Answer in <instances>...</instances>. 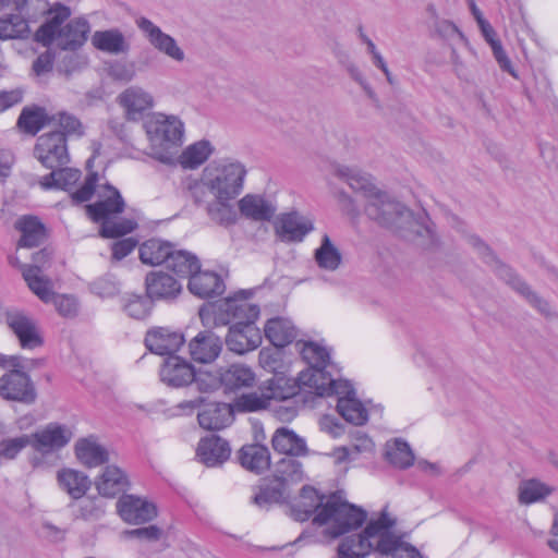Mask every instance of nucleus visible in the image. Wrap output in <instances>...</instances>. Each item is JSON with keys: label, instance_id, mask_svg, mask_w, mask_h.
Returning a JSON list of instances; mask_svg holds the SVG:
<instances>
[{"label": "nucleus", "instance_id": "0eeeda50", "mask_svg": "<svg viewBox=\"0 0 558 558\" xmlns=\"http://www.w3.org/2000/svg\"><path fill=\"white\" fill-rule=\"evenodd\" d=\"M395 525L396 519L390 518L384 509L378 518L367 522L362 533L348 536L344 541L350 542V546L360 555V558H365L371 553L390 555L398 548L402 537L392 532Z\"/></svg>", "mask_w": 558, "mask_h": 558}, {"label": "nucleus", "instance_id": "6e6552de", "mask_svg": "<svg viewBox=\"0 0 558 558\" xmlns=\"http://www.w3.org/2000/svg\"><path fill=\"white\" fill-rule=\"evenodd\" d=\"M100 199L86 206L88 216L95 222H101L100 235L107 239H114L132 232L136 222L124 219L120 222L110 221L112 215L121 214L125 203L120 192L110 184H105L99 192Z\"/></svg>", "mask_w": 558, "mask_h": 558}, {"label": "nucleus", "instance_id": "393cba45", "mask_svg": "<svg viewBox=\"0 0 558 558\" xmlns=\"http://www.w3.org/2000/svg\"><path fill=\"white\" fill-rule=\"evenodd\" d=\"M183 343L182 333L162 327L148 331L145 337L147 349L159 355H174Z\"/></svg>", "mask_w": 558, "mask_h": 558}, {"label": "nucleus", "instance_id": "f03ea898", "mask_svg": "<svg viewBox=\"0 0 558 558\" xmlns=\"http://www.w3.org/2000/svg\"><path fill=\"white\" fill-rule=\"evenodd\" d=\"M289 514L300 522L315 514L313 524L326 525L325 534L331 538L361 527L367 518L365 510L343 500L338 493L326 497L308 485L302 487L299 497L289 506Z\"/></svg>", "mask_w": 558, "mask_h": 558}, {"label": "nucleus", "instance_id": "f3484780", "mask_svg": "<svg viewBox=\"0 0 558 558\" xmlns=\"http://www.w3.org/2000/svg\"><path fill=\"white\" fill-rule=\"evenodd\" d=\"M136 25L155 49L177 62L184 61V51L172 36L163 33L160 27L144 16L136 20Z\"/></svg>", "mask_w": 558, "mask_h": 558}, {"label": "nucleus", "instance_id": "412c9836", "mask_svg": "<svg viewBox=\"0 0 558 558\" xmlns=\"http://www.w3.org/2000/svg\"><path fill=\"white\" fill-rule=\"evenodd\" d=\"M160 379L169 387L180 388L194 381L195 371L182 357L171 355L165 360L160 368Z\"/></svg>", "mask_w": 558, "mask_h": 558}, {"label": "nucleus", "instance_id": "c9c22d12", "mask_svg": "<svg viewBox=\"0 0 558 558\" xmlns=\"http://www.w3.org/2000/svg\"><path fill=\"white\" fill-rule=\"evenodd\" d=\"M239 209L243 216L255 221H268L276 208L258 195L247 194L239 201Z\"/></svg>", "mask_w": 558, "mask_h": 558}, {"label": "nucleus", "instance_id": "0e129e2a", "mask_svg": "<svg viewBox=\"0 0 558 558\" xmlns=\"http://www.w3.org/2000/svg\"><path fill=\"white\" fill-rule=\"evenodd\" d=\"M492 50L494 52V57L496 61L498 62L501 70L510 73L512 76H515L514 69L511 64V61L507 57L506 51L504 50L500 43H493Z\"/></svg>", "mask_w": 558, "mask_h": 558}, {"label": "nucleus", "instance_id": "72a5a7b5", "mask_svg": "<svg viewBox=\"0 0 558 558\" xmlns=\"http://www.w3.org/2000/svg\"><path fill=\"white\" fill-rule=\"evenodd\" d=\"M75 454L78 461L88 466L96 468L109 460L108 451L93 438H82L75 444Z\"/></svg>", "mask_w": 558, "mask_h": 558}, {"label": "nucleus", "instance_id": "79ce46f5", "mask_svg": "<svg viewBox=\"0 0 558 558\" xmlns=\"http://www.w3.org/2000/svg\"><path fill=\"white\" fill-rule=\"evenodd\" d=\"M221 383L229 390L250 388L255 385V374L243 364H232L222 373Z\"/></svg>", "mask_w": 558, "mask_h": 558}, {"label": "nucleus", "instance_id": "338daca9", "mask_svg": "<svg viewBox=\"0 0 558 558\" xmlns=\"http://www.w3.org/2000/svg\"><path fill=\"white\" fill-rule=\"evenodd\" d=\"M397 547L398 548L393 549L390 554L393 558H423L421 553L413 545L404 542L402 537Z\"/></svg>", "mask_w": 558, "mask_h": 558}, {"label": "nucleus", "instance_id": "13d9d810", "mask_svg": "<svg viewBox=\"0 0 558 558\" xmlns=\"http://www.w3.org/2000/svg\"><path fill=\"white\" fill-rule=\"evenodd\" d=\"M50 302H53L58 313L64 317H74L77 314L78 303L74 296L53 294Z\"/></svg>", "mask_w": 558, "mask_h": 558}, {"label": "nucleus", "instance_id": "f8f14e48", "mask_svg": "<svg viewBox=\"0 0 558 558\" xmlns=\"http://www.w3.org/2000/svg\"><path fill=\"white\" fill-rule=\"evenodd\" d=\"M68 136L76 135L70 134L63 129L53 128L52 131L44 133L37 138L34 154L44 167L53 170L69 162Z\"/></svg>", "mask_w": 558, "mask_h": 558}, {"label": "nucleus", "instance_id": "dca6fc26", "mask_svg": "<svg viewBox=\"0 0 558 558\" xmlns=\"http://www.w3.org/2000/svg\"><path fill=\"white\" fill-rule=\"evenodd\" d=\"M313 230V220L298 211L282 214L275 223L276 235L286 243L302 242Z\"/></svg>", "mask_w": 558, "mask_h": 558}, {"label": "nucleus", "instance_id": "5fc2aeb1", "mask_svg": "<svg viewBox=\"0 0 558 558\" xmlns=\"http://www.w3.org/2000/svg\"><path fill=\"white\" fill-rule=\"evenodd\" d=\"M27 446H31L29 434H23L13 438H3L0 441V457L5 460H13Z\"/></svg>", "mask_w": 558, "mask_h": 558}, {"label": "nucleus", "instance_id": "bf43d9fd", "mask_svg": "<svg viewBox=\"0 0 558 558\" xmlns=\"http://www.w3.org/2000/svg\"><path fill=\"white\" fill-rule=\"evenodd\" d=\"M137 245L133 238L122 239L112 244V258L121 260L126 257Z\"/></svg>", "mask_w": 558, "mask_h": 558}, {"label": "nucleus", "instance_id": "c03bdc74", "mask_svg": "<svg viewBox=\"0 0 558 558\" xmlns=\"http://www.w3.org/2000/svg\"><path fill=\"white\" fill-rule=\"evenodd\" d=\"M385 458L395 468L404 470L414 462V453L409 444L402 439L387 441L385 446Z\"/></svg>", "mask_w": 558, "mask_h": 558}, {"label": "nucleus", "instance_id": "5701e85b", "mask_svg": "<svg viewBox=\"0 0 558 558\" xmlns=\"http://www.w3.org/2000/svg\"><path fill=\"white\" fill-rule=\"evenodd\" d=\"M146 293L151 301L172 300L178 296L182 286L171 275L163 271H151L145 280Z\"/></svg>", "mask_w": 558, "mask_h": 558}, {"label": "nucleus", "instance_id": "de8ad7c7", "mask_svg": "<svg viewBox=\"0 0 558 558\" xmlns=\"http://www.w3.org/2000/svg\"><path fill=\"white\" fill-rule=\"evenodd\" d=\"M69 507L75 508V519L84 521H98L106 512L105 502L97 496L83 497L76 501H72Z\"/></svg>", "mask_w": 558, "mask_h": 558}, {"label": "nucleus", "instance_id": "8fccbe9b", "mask_svg": "<svg viewBox=\"0 0 558 558\" xmlns=\"http://www.w3.org/2000/svg\"><path fill=\"white\" fill-rule=\"evenodd\" d=\"M289 497V492L284 485L270 481L260 485L258 492L253 497V502L259 508H268L272 504L283 502Z\"/></svg>", "mask_w": 558, "mask_h": 558}, {"label": "nucleus", "instance_id": "37998d69", "mask_svg": "<svg viewBox=\"0 0 558 558\" xmlns=\"http://www.w3.org/2000/svg\"><path fill=\"white\" fill-rule=\"evenodd\" d=\"M82 172L78 169L59 167L45 175L40 181L44 189H61L70 191L81 179Z\"/></svg>", "mask_w": 558, "mask_h": 558}, {"label": "nucleus", "instance_id": "a878e982", "mask_svg": "<svg viewBox=\"0 0 558 558\" xmlns=\"http://www.w3.org/2000/svg\"><path fill=\"white\" fill-rule=\"evenodd\" d=\"M190 292L201 299L214 298L225 292L226 286L221 277L209 270L201 268L189 279Z\"/></svg>", "mask_w": 558, "mask_h": 558}, {"label": "nucleus", "instance_id": "a18cd8bd", "mask_svg": "<svg viewBox=\"0 0 558 558\" xmlns=\"http://www.w3.org/2000/svg\"><path fill=\"white\" fill-rule=\"evenodd\" d=\"M167 267L180 277L191 278L201 268V264L196 255L185 250H174L173 247L167 262Z\"/></svg>", "mask_w": 558, "mask_h": 558}, {"label": "nucleus", "instance_id": "f704fd0d", "mask_svg": "<svg viewBox=\"0 0 558 558\" xmlns=\"http://www.w3.org/2000/svg\"><path fill=\"white\" fill-rule=\"evenodd\" d=\"M15 228L22 233L19 241L21 247L38 246L46 239L45 226L37 217L24 216L16 221Z\"/></svg>", "mask_w": 558, "mask_h": 558}, {"label": "nucleus", "instance_id": "6ab92c4d", "mask_svg": "<svg viewBox=\"0 0 558 558\" xmlns=\"http://www.w3.org/2000/svg\"><path fill=\"white\" fill-rule=\"evenodd\" d=\"M262 339L260 330L255 324L241 322L230 326L226 337V344L230 351L244 354L257 349L262 343Z\"/></svg>", "mask_w": 558, "mask_h": 558}, {"label": "nucleus", "instance_id": "2eb2a0df", "mask_svg": "<svg viewBox=\"0 0 558 558\" xmlns=\"http://www.w3.org/2000/svg\"><path fill=\"white\" fill-rule=\"evenodd\" d=\"M72 437V430L59 423H49L44 428L29 434L31 447L43 456L64 448Z\"/></svg>", "mask_w": 558, "mask_h": 558}, {"label": "nucleus", "instance_id": "052dcab7", "mask_svg": "<svg viewBox=\"0 0 558 558\" xmlns=\"http://www.w3.org/2000/svg\"><path fill=\"white\" fill-rule=\"evenodd\" d=\"M128 537H136L146 541H157L161 536V530L157 525H149L125 531Z\"/></svg>", "mask_w": 558, "mask_h": 558}, {"label": "nucleus", "instance_id": "aec40b11", "mask_svg": "<svg viewBox=\"0 0 558 558\" xmlns=\"http://www.w3.org/2000/svg\"><path fill=\"white\" fill-rule=\"evenodd\" d=\"M189 350L193 361L208 364L219 356L222 341L213 330H202L190 341Z\"/></svg>", "mask_w": 558, "mask_h": 558}, {"label": "nucleus", "instance_id": "ddd939ff", "mask_svg": "<svg viewBox=\"0 0 558 558\" xmlns=\"http://www.w3.org/2000/svg\"><path fill=\"white\" fill-rule=\"evenodd\" d=\"M0 397L5 401L31 405L37 400V389L25 371L8 369L0 377Z\"/></svg>", "mask_w": 558, "mask_h": 558}, {"label": "nucleus", "instance_id": "49530a36", "mask_svg": "<svg viewBox=\"0 0 558 558\" xmlns=\"http://www.w3.org/2000/svg\"><path fill=\"white\" fill-rule=\"evenodd\" d=\"M303 480L302 464L293 457L281 458L275 466L274 480L276 483L284 485L288 489L289 483H298Z\"/></svg>", "mask_w": 558, "mask_h": 558}, {"label": "nucleus", "instance_id": "864d4df0", "mask_svg": "<svg viewBox=\"0 0 558 558\" xmlns=\"http://www.w3.org/2000/svg\"><path fill=\"white\" fill-rule=\"evenodd\" d=\"M340 174L354 192L363 194L366 202L379 192V190L364 174L350 169H347L345 171L341 170Z\"/></svg>", "mask_w": 558, "mask_h": 558}, {"label": "nucleus", "instance_id": "20e7f679", "mask_svg": "<svg viewBox=\"0 0 558 558\" xmlns=\"http://www.w3.org/2000/svg\"><path fill=\"white\" fill-rule=\"evenodd\" d=\"M365 214L378 226L409 241L429 236L432 232L425 213L415 215L403 203L386 192L379 191L366 202Z\"/></svg>", "mask_w": 558, "mask_h": 558}, {"label": "nucleus", "instance_id": "7ed1b4c3", "mask_svg": "<svg viewBox=\"0 0 558 558\" xmlns=\"http://www.w3.org/2000/svg\"><path fill=\"white\" fill-rule=\"evenodd\" d=\"M247 170L235 159H221L206 166L199 177H187L182 182L183 191L201 207L209 196L236 198L244 184Z\"/></svg>", "mask_w": 558, "mask_h": 558}, {"label": "nucleus", "instance_id": "9b49d317", "mask_svg": "<svg viewBox=\"0 0 558 558\" xmlns=\"http://www.w3.org/2000/svg\"><path fill=\"white\" fill-rule=\"evenodd\" d=\"M481 258L486 263L496 275L502 279L508 286L514 291L521 294L533 307H535L541 314L545 316L550 315V306L548 302L543 300L537 293L531 290L529 284L521 280L513 270L507 265L502 264L492 252L489 246L486 244V250H476Z\"/></svg>", "mask_w": 558, "mask_h": 558}, {"label": "nucleus", "instance_id": "58836bf2", "mask_svg": "<svg viewBox=\"0 0 558 558\" xmlns=\"http://www.w3.org/2000/svg\"><path fill=\"white\" fill-rule=\"evenodd\" d=\"M173 245L160 239H149L140 246V258L146 265H160L168 262Z\"/></svg>", "mask_w": 558, "mask_h": 558}, {"label": "nucleus", "instance_id": "c85d7f7f", "mask_svg": "<svg viewBox=\"0 0 558 558\" xmlns=\"http://www.w3.org/2000/svg\"><path fill=\"white\" fill-rule=\"evenodd\" d=\"M99 495L112 498L128 489L130 482L126 474L116 465H108L95 482Z\"/></svg>", "mask_w": 558, "mask_h": 558}, {"label": "nucleus", "instance_id": "c756f323", "mask_svg": "<svg viewBox=\"0 0 558 558\" xmlns=\"http://www.w3.org/2000/svg\"><path fill=\"white\" fill-rule=\"evenodd\" d=\"M265 337L277 348H283L298 337V329L293 323L283 317H274L265 325Z\"/></svg>", "mask_w": 558, "mask_h": 558}, {"label": "nucleus", "instance_id": "4d7b16f0", "mask_svg": "<svg viewBox=\"0 0 558 558\" xmlns=\"http://www.w3.org/2000/svg\"><path fill=\"white\" fill-rule=\"evenodd\" d=\"M97 181L98 174L96 172L89 173L83 185L71 194L73 203L81 204L89 201L95 193Z\"/></svg>", "mask_w": 558, "mask_h": 558}, {"label": "nucleus", "instance_id": "7c9ffc66", "mask_svg": "<svg viewBox=\"0 0 558 558\" xmlns=\"http://www.w3.org/2000/svg\"><path fill=\"white\" fill-rule=\"evenodd\" d=\"M272 448L287 457H299L307 454L306 442L293 430L280 427L276 430L271 439Z\"/></svg>", "mask_w": 558, "mask_h": 558}, {"label": "nucleus", "instance_id": "39448f33", "mask_svg": "<svg viewBox=\"0 0 558 558\" xmlns=\"http://www.w3.org/2000/svg\"><path fill=\"white\" fill-rule=\"evenodd\" d=\"M70 15V8L56 4L48 11L46 22L35 33V40L47 47L54 44L57 48L69 52L80 49L87 40L90 26L84 17L73 19L62 26Z\"/></svg>", "mask_w": 558, "mask_h": 558}, {"label": "nucleus", "instance_id": "603ef678", "mask_svg": "<svg viewBox=\"0 0 558 558\" xmlns=\"http://www.w3.org/2000/svg\"><path fill=\"white\" fill-rule=\"evenodd\" d=\"M553 492V487L537 480H529L522 482L519 487V501L524 505L537 502L550 495Z\"/></svg>", "mask_w": 558, "mask_h": 558}, {"label": "nucleus", "instance_id": "4be33fe9", "mask_svg": "<svg viewBox=\"0 0 558 558\" xmlns=\"http://www.w3.org/2000/svg\"><path fill=\"white\" fill-rule=\"evenodd\" d=\"M118 101L125 111V117L130 121H138L143 118L145 111L154 106L153 96L137 86H131L122 92Z\"/></svg>", "mask_w": 558, "mask_h": 558}, {"label": "nucleus", "instance_id": "bb28decb", "mask_svg": "<svg viewBox=\"0 0 558 558\" xmlns=\"http://www.w3.org/2000/svg\"><path fill=\"white\" fill-rule=\"evenodd\" d=\"M56 478L59 488L66 493L73 501L85 497L92 487V481L84 472L70 468L60 469Z\"/></svg>", "mask_w": 558, "mask_h": 558}, {"label": "nucleus", "instance_id": "473e14b6", "mask_svg": "<svg viewBox=\"0 0 558 558\" xmlns=\"http://www.w3.org/2000/svg\"><path fill=\"white\" fill-rule=\"evenodd\" d=\"M238 458L243 468L257 474L267 470L270 465L268 448L258 444L243 446Z\"/></svg>", "mask_w": 558, "mask_h": 558}, {"label": "nucleus", "instance_id": "2f4dec72", "mask_svg": "<svg viewBox=\"0 0 558 558\" xmlns=\"http://www.w3.org/2000/svg\"><path fill=\"white\" fill-rule=\"evenodd\" d=\"M233 199L209 196L201 206L205 207L206 214L211 221L219 226L228 227L236 221V211L231 204Z\"/></svg>", "mask_w": 558, "mask_h": 558}, {"label": "nucleus", "instance_id": "3c124183", "mask_svg": "<svg viewBox=\"0 0 558 558\" xmlns=\"http://www.w3.org/2000/svg\"><path fill=\"white\" fill-rule=\"evenodd\" d=\"M31 33L27 21L20 14H10L0 19V39L26 38Z\"/></svg>", "mask_w": 558, "mask_h": 558}, {"label": "nucleus", "instance_id": "9d476101", "mask_svg": "<svg viewBox=\"0 0 558 558\" xmlns=\"http://www.w3.org/2000/svg\"><path fill=\"white\" fill-rule=\"evenodd\" d=\"M17 126L32 135L45 126L63 129L70 134H75L76 137L84 134V126L74 114L66 111L49 114L46 109L40 107L24 108L17 119Z\"/></svg>", "mask_w": 558, "mask_h": 558}, {"label": "nucleus", "instance_id": "680f3d73", "mask_svg": "<svg viewBox=\"0 0 558 558\" xmlns=\"http://www.w3.org/2000/svg\"><path fill=\"white\" fill-rule=\"evenodd\" d=\"M92 291L100 298H110L118 293V287L114 282L108 279H98L90 286Z\"/></svg>", "mask_w": 558, "mask_h": 558}, {"label": "nucleus", "instance_id": "e2e57ef3", "mask_svg": "<svg viewBox=\"0 0 558 558\" xmlns=\"http://www.w3.org/2000/svg\"><path fill=\"white\" fill-rule=\"evenodd\" d=\"M22 99L23 90L20 88L0 92V112L5 111L16 104H20Z\"/></svg>", "mask_w": 558, "mask_h": 558}, {"label": "nucleus", "instance_id": "6e6d98bb", "mask_svg": "<svg viewBox=\"0 0 558 558\" xmlns=\"http://www.w3.org/2000/svg\"><path fill=\"white\" fill-rule=\"evenodd\" d=\"M151 300L143 296L134 295L124 305L125 313L135 319H143L148 316L151 311Z\"/></svg>", "mask_w": 558, "mask_h": 558}, {"label": "nucleus", "instance_id": "a211bd4d", "mask_svg": "<svg viewBox=\"0 0 558 558\" xmlns=\"http://www.w3.org/2000/svg\"><path fill=\"white\" fill-rule=\"evenodd\" d=\"M121 519L130 524H143L157 517V508L153 502L134 495H123L117 502Z\"/></svg>", "mask_w": 558, "mask_h": 558}, {"label": "nucleus", "instance_id": "b1692460", "mask_svg": "<svg viewBox=\"0 0 558 558\" xmlns=\"http://www.w3.org/2000/svg\"><path fill=\"white\" fill-rule=\"evenodd\" d=\"M234 408L231 403L206 402L198 412L197 418L201 427L218 430L229 426L233 422Z\"/></svg>", "mask_w": 558, "mask_h": 558}, {"label": "nucleus", "instance_id": "423d86ee", "mask_svg": "<svg viewBox=\"0 0 558 558\" xmlns=\"http://www.w3.org/2000/svg\"><path fill=\"white\" fill-rule=\"evenodd\" d=\"M144 129L151 156L165 165H175L177 154L183 144V122L175 116L154 113L145 121Z\"/></svg>", "mask_w": 558, "mask_h": 558}, {"label": "nucleus", "instance_id": "774afa93", "mask_svg": "<svg viewBox=\"0 0 558 558\" xmlns=\"http://www.w3.org/2000/svg\"><path fill=\"white\" fill-rule=\"evenodd\" d=\"M53 54L50 51H46L39 54L33 63V70L37 75L49 72L53 65Z\"/></svg>", "mask_w": 558, "mask_h": 558}, {"label": "nucleus", "instance_id": "cd10ccee", "mask_svg": "<svg viewBox=\"0 0 558 558\" xmlns=\"http://www.w3.org/2000/svg\"><path fill=\"white\" fill-rule=\"evenodd\" d=\"M231 449L227 440L217 435L201 439L197 447L199 461L207 466H216L229 459Z\"/></svg>", "mask_w": 558, "mask_h": 558}, {"label": "nucleus", "instance_id": "f257e3e1", "mask_svg": "<svg viewBox=\"0 0 558 558\" xmlns=\"http://www.w3.org/2000/svg\"><path fill=\"white\" fill-rule=\"evenodd\" d=\"M301 354L308 367L299 374L300 383L319 397L337 396L338 413L353 425H364L368 420L367 410L356 398L351 383L335 377L333 371L338 369L330 361V351L320 343L308 341L304 342Z\"/></svg>", "mask_w": 558, "mask_h": 558}, {"label": "nucleus", "instance_id": "1a4fd4ad", "mask_svg": "<svg viewBox=\"0 0 558 558\" xmlns=\"http://www.w3.org/2000/svg\"><path fill=\"white\" fill-rule=\"evenodd\" d=\"M304 387L299 380H290L283 376L275 375L265 381L259 391L243 393L236 397L232 404L234 413L259 412L270 407L272 400L282 401L294 397Z\"/></svg>", "mask_w": 558, "mask_h": 558}, {"label": "nucleus", "instance_id": "a19ab883", "mask_svg": "<svg viewBox=\"0 0 558 558\" xmlns=\"http://www.w3.org/2000/svg\"><path fill=\"white\" fill-rule=\"evenodd\" d=\"M210 142L202 140L187 146L181 154H177L175 163L185 169H195L204 163L213 154Z\"/></svg>", "mask_w": 558, "mask_h": 558}, {"label": "nucleus", "instance_id": "4c0bfd02", "mask_svg": "<svg viewBox=\"0 0 558 558\" xmlns=\"http://www.w3.org/2000/svg\"><path fill=\"white\" fill-rule=\"evenodd\" d=\"M314 260L318 268L336 271L342 264V254L328 234L322 236L319 246L314 251Z\"/></svg>", "mask_w": 558, "mask_h": 558}, {"label": "nucleus", "instance_id": "4468645a", "mask_svg": "<svg viewBox=\"0 0 558 558\" xmlns=\"http://www.w3.org/2000/svg\"><path fill=\"white\" fill-rule=\"evenodd\" d=\"M4 322L17 337L23 349H35L43 344L36 322L24 311L9 308L4 312Z\"/></svg>", "mask_w": 558, "mask_h": 558}, {"label": "nucleus", "instance_id": "69168bd1", "mask_svg": "<svg viewBox=\"0 0 558 558\" xmlns=\"http://www.w3.org/2000/svg\"><path fill=\"white\" fill-rule=\"evenodd\" d=\"M206 402H207V400L205 397L198 396L195 399L185 400V401L178 403L175 405V409L178 410L179 414L190 415V414L194 413L195 410H198L202 407L204 408Z\"/></svg>", "mask_w": 558, "mask_h": 558}, {"label": "nucleus", "instance_id": "09e8293b", "mask_svg": "<svg viewBox=\"0 0 558 558\" xmlns=\"http://www.w3.org/2000/svg\"><path fill=\"white\" fill-rule=\"evenodd\" d=\"M23 278L28 288L44 302L51 301L53 291L51 281L44 276L36 267H23Z\"/></svg>", "mask_w": 558, "mask_h": 558}, {"label": "nucleus", "instance_id": "ea45409f", "mask_svg": "<svg viewBox=\"0 0 558 558\" xmlns=\"http://www.w3.org/2000/svg\"><path fill=\"white\" fill-rule=\"evenodd\" d=\"M92 41L97 49L112 54L125 53L130 48L119 29L95 32Z\"/></svg>", "mask_w": 558, "mask_h": 558}, {"label": "nucleus", "instance_id": "e433bc0d", "mask_svg": "<svg viewBox=\"0 0 558 558\" xmlns=\"http://www.w3.org/2000/svg\"><path fill=\"white\" fill-rule=\"evenodd\" d=\"M220 310L234 323L254 324L259 316V306L248 303L245 299H227Z\"/></svg>", "mask_w": 558, "mask_h": 558}]
</instances>
